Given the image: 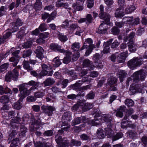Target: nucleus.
<instances>
[{"instance_id":"f257e3e1","label":"nucleus","mask_w":147,"mask_h":147,"mask_svg":"<svg viewBox=\"0 0 147 147\" xmlns=\"http://www.w3.org/2000/svg\"><path fill=\"white\" fill-rule=\"evenodd\" d=\"M144 63V61L142 57H134L129 61L127 63L128 67L132 70L136 69L140 67Z\"/></svg>"},{"instance_id":"f03ea898","label":"nucleus","mask_w":147,"mask_h":147,"mask_svg":"<svg viewBox=\"0 0 147 147\" xmlns=\"http://www.w3.org/2000/svg\"><path fill=\"white\" fill-rule=\"evenodd\" d=\"M147 75V72L146 71L141 69L134 73L132 76L133 81L137 82L140 80L143 81L144 80Z\"/></svg>"},{"instance_id":"7ed1b4c3","label":"nucleus","mask_w":147,"mask_h":147,"mask_svg":"<svg viewBox=\"0 0 147 147\" xmlns=\"http://www.w3.org/2000/svg\"><path fill=\"white\" fill-rule=\"evenodd\" d=\"M19 88L20 93L18 95L20 97L18 101L22 102L25 97L30 94L31 90L30 89L29 90L27 89L25 87V84L20 85Z\"/></svg>"},{"instance_id":"20e7f679","label":"nucleus","mask_w":147,"mask_h":147,"mask_svg":"<svg viewBox=\"0 0 147 147\" xmlns=\"http://www.w3.org/2000/svg\"><path fill=\"white\" fill-rule=\"evenodd\" d=\"M18 71L13 69L12 71H9L6 74L5 78V80L7 82H10L11 79L16 81L18 80Z\"/></svg>"},{"instance_id":"39448f33","label":"nucleus","mask_w":147,"mask_h":147,"mask_svg":"<svg viewBox=\"0 0 147 147\" xmlns=\"http://www.w3.org/2000/svg\"><path fill=\"white\" fill-rule=\"evenodd\" d=\"M55 138L56 142L59 145L58 147H66L69 146V142L67 138L63 139L61 136L58 134L55 136Z\"/></svg>"},{"instance_id":"423d86ee","label":"nucleus","mask_w":147,"mask_h":147,"mask_svg":"<svg viewBox=\"0 0 147 147\" xmlns=\"http://www.w3.org/2000/svg\"><path fill=\"white\" fill-rule=\"evenodd\" d=\"M41 108L43 112L49 116H51L55 110V107L51 106L43 105Z\"/></svg>"},{"instance_id":"0eeeda50","label":"nucleus","mask_w":147,"mask_h":147,"mask_svg":"<svg viewBox=\"0 0 147 147\" xmlns=\"http://www.w3.org/2000/svg\"><path fill=\"white\" fill-rule=\"evenodd\" d=\"M93 41L91 38L86 39L84 43L83 46L81 48L80 51H81L85 48L93 49L95 48L94 45L92 44Z\"/></svg>"},{"instance_id":"6e6552de","label":"nucleus","mask_w":147,"mask_h":147,"mask_svg":"<svg viewBox=\"0 0 147 147\" xmlns=\"http://www.w3.org/2000/svg\"><path fill=\"white\" fill-rule=\"evenodd\" d=\"M50 48L53 51H57L63 54L66 53V51L62 48L61 46L55 43H51L50 44Z\"/></svg>"},{"instance_id":"1a4fd4ad","label":"nucleus","mask_w":147,"mask_h":147,"mask_svg":"<svg viewBox=\"0 0 147 147\" xmlns=\"http://www.w3.org/2000/svg\"><path fill=\"white\" fill-rule=\"evenodd\" d=\"M101 119L106 123L107 127H112L113 118L111 115L109 114H104L101 117Z\"/></svg>"},{"instance_id":"9d476101","label":"nucleus","mask_w":147,"mask_h":147,"mask_svg":"<svg viewBox=\"0 0 147 147\" xmlns=\"http://www.w3.org/2000/svg\"><path fill=\"white\" fill-rule=\"evenodd\" d=\"M141 87V85L139 84L130 86L128 92L129 94L131 95H132L137 92H141L142 91Z\"/></svg>"},{"instance_id":"9b49d317","label":"nucleus","mask_w":147,"mask_h":147,"mask_svg":"<svg viewBox=\"0 0 147 147\" xmlns=\"http://www.w3.org/2000/svg\"><path fill=\"white\" fill-rule=\"evenodd\" d=\"M108 27L105 23H102L99 26L98 29L96 30V32L97 33L102 34H107V30Z\"/></svg>"},{"instance_id":"f8f14e48","label":"nucleus","mask_w":147,"mask_h":147,"mask_svg":"<svg viewBox=\"0 0 147 147\" xmlns=\"http://www.w3.org/2000/svg\"><path fill=\"white\" fill-rule=\"evenodd\" d=\"M101 117H95L93 120H88L87 123L88 125L92 126L99 125L101 124Z\"/></svg>"},{"instance_id":"ddd939ff","label":"nucleus","mask_w":147,"mask_h":147,"mask_svg":"<svg viewBox=\"0 0 147 147\" xmlns=\"http://www.w3.org/2000/svg\"><path fill=\"white\" fill-rule=\"evenodd\" d=\"M85 0H77L75 3L73 4L72 7L78 11H81L83 9V4Z\"/></svg>"},{"instance_id":"4468645a","label":"nucleus","mask_w":147,"mask_h":147,"mask_svg":"<svg viewBox=\"0 0 147 147\" xmlns=\"http://www.w3.org/2000/svg\"><path fill=\"white\" fill-rule=\"evenodd\" d=\"M80 48V43L78 42H75L72 44L71 48L74 52H77L76 54H74V56H76V57L75 58L76 60L78 58L80 57V53L77 52L79 50Z\"/></svg>"},{"instance_id":"2eb2a0df","label":"nucleus","mask_w":147,"mask_h":147,"mask_svg":"<svg viewBox=\"0 0 147 147\" xmlns=\"http://www.w3.org/2000/svg\"><path fill=\"white\" fill-rule=\"evenodd\" d=\"M44 50L43 48L40 46L37 47L36 50L34 52L36 54V57L42 60L44 58L43 52Z\"/></svg>"},{"instance_id":"dca6fc26","label":"nucleus","mask_w":147,"mask_h":147,"mask_svg":"<svg viewBox=\"0 0 147 147\" xmlns=\"http://www.w3.org/2000/svg\"><path fill=\"white\" fill-rule=\"evenodd\" d=\"M52 68V66L50 65H48L43 64L42 65V70L41 72V74L42 76L47 75L48 72H49L51 69Z\"/></svg>"},{"instance_id":"f3484780","label":"nucleus","mask_w":147,"mask_h":147,"mask_svg":"<svg viewBox=\"0 0 147 147\" xmlns=\"http://www.w3.org/2000/svg\"><path fill=\"white\" fill-rule=\"evenodd\" d=\"M127 44L129 50L131 53L134 52L136 50L137 46L133 41L129 40Z\"/></svg>"},{"instance_id":"a211bd4d","label":"nucleus","mask_w":147,"mask_h":147,"mask_svg":"<svg viewBox=\"0 0 147 147\" xmlns=\"http://www.w3.org/2000/svg\"><path fill=\"white\" fill-rule=\"evenodd\" d=\"M117 76L119 78L120 81L122 82L123 81V78L125 77L127 74V72L124 70H119L117 73Z\"/></svg>"},{"instance_id":"6ab92c4d","label":"nucleus","mask_w":147,"mask_h":147,"mask_svg":"<svg viewBox=\"0 0 147 147\" xmlns=\"http://www.w3.org/2000/svg\"><path fill=\"white\" fill-rule=\"evenodd\" d=\"M112 127L107 126L105 129V134L108 138L113 137L114 135L113 131L111 129Z\"/></svg>"},{"instance_id":"aec40b11","label":"nucleus","mask_w":147,"mask_h":147,"mask_svg":"<svg viewBox=\"0 0 147 147\" xmlns=\"http://www.w3.org/2000/svg\"><path fill=\"white\" fill-rule=\"evenodd\" d=\"M126 134L128 137L133 140L136 139L138 137L137 133L132 130L128 131L127 132Z\"/></svg>"},{"instance_id":"412c9836","label":"nucleus","mask_w":147,"mask_h":147,"mask_svg":"<svg viewBox=\"0 0 147 147\" xmlns=\"http://www.w3.org/2000/svg\"><path fill=\"white\" fill-rule=\"evenodd\" d=\"M55 82V81L53 78H49L46 79L43 83L45 86H48L53 85Z\"/></svg>"},{"instance_id":"4be33fe9","label":"nucleus","mask_w":147,"mask_h":147,"mask_svg":"<svg viewBox=\"0 0 147 147\" xmlns=\"http://www.w3.org/2000/svg\"><path fill=\"white\" fill-rule=\"evenodd\" d=\"M111 43L110 40H108L107 42L105 43L104 44V49L103 51V53H108L110 51V43Z\"/></svg>"},{"instance_id":"5701e85b","label":"nucleus","mask_w":147,"mask_h":147,"mask_svg":"<svg viewBox=\"0 0 147 147\" xmlns=\"http://www.w3.org/2000/svg\"><path fill=\"white\" fill-rule=\"evenodd\" d=\"M79 27L77 24L73 23L69 26L68 30L70 34H72L75 30L77 29Z\"/></svg>"},{"instance_id":"b1692460","label":"nucleus","mask_w":147,"mask_h":147,"mask_svg":"<svg viewBox=\"0 0 147 147\" xmlns=\"http://www.w3.org/2000/svg\"><path fill=\"white\" fill-rule=\"evenodd\" d=\"M126 110V107H121L118 109L116 115L117 116L122 117L123 116V112H124Z\"/></svg>"},{"instance_id":"393cba45","label":"nucleus","mask_w":147,"mask_h":147,"mask_svg":"<svg viewBox=\"0 0 147 147\" xmlns=\"http://www.w3.org/2000/svg\"><path fill=\"white\" fill-rule=\"evenodd\" d=\"M34 146L35 147H49L50 145L48 142H37L34 143Z\"/></svg>"},{"instance_id":"a878e982","label":"nucleus","mask_w":147,"mask_h":147,"mask_svg":"<svg viewBox=\"0 0 147 147\" xmlns=\"http://www.w3.org/2000/svg\"><path fill=\"white\" fill-rule=\"evenodd\" d=\"M84 104V103L82 100H80L77 101V104L74 105L72 108L75 111H77L80 108L82 109Z\"/></svg>"},{"instance_id":"bb28decb","label":"nucleus","mask_w":147,"mask_h":147,"mask_svg":"<svg viewBox=\"0 0 147 147\" xmlns=\"http://www.w3.org/2000/svg\"><path fill=\"white\" fill-rule=\"evenodd\" d=\"M124 53H125V56H123L122 54H121L119 56H118L117 58V61L118 63H123L125 62L126 57L128 56L127 51H126Z\"/></svg>"},{"instance_id":"cd10ccee","label":"nucleus","mask_w":147,"mask_h":147,"mask_svg":"<svg viewBox=\"0 0 147 147\" xmlns=\"http://www.w3.org/2000/svg\"><path fill=\"white\" fill-rule=\"evenodd\" d=\"M11 93V90L7 87H3L2 86H0V94H4Z\"/></svg>"},{"instance_id":"c85d7f7f","label":"nucleus","mask_w":147,"mask_h":147,"mask_svg":"<svg viewBox=\"0 0 147 147\" xmlns=\"http://www.w3.org/2000/svg\"><path fill=\"white\" fill-rule=\"evenodd\" d=\"M34 7L36 11L41 10L42 7L41 2L39 0H36L34 5Z\"/></svg>"},{"instance_id":"c756f323","label":"nucleus","mask_w":147,"mask_h":147,"mask_svg":"<svg viewBox=\"0 0 147 147\" xmlns=\"http://www.w3.org/2000/svg\"><path fill=\"white\" fill-rule=\"evenodd\" d=\"M66 53L67 54L66 57H65L63 59V63L67 64L70 62L71 58V53L69 52L67 53V52Z\"/></svg>"},{"instance_id":"7c9ffc66","label":"nucleus","mask_w":147,"mask_h":147,"mask_svg":"<svg viewBox=\"0 0 147 147\" xmlns=\"http://www.w3.org/2000/svg\"><path fill=\"white\" fill-rule=\"evenodd\" d=\"M97 136L100 139H102L105 138V135L104 133V130L101 128H99L96 132Z\"/></svg>"},{"instance_id":"2f4dec72","label":"nucleus","mask_w":147,"mask_h":147,"mask_svg":"<svg viewBox=\"0 0 147 147\" xmlns=\"http://www.w3.org/2000/svg\"><path fill=\"white\" fill-rule=\"evenodd\" d=\"M71 113L70 112H66L63 114L62 119L63 120H66L69 121L71 119Z\"/></svg>"},{"instance_id":"473e14b6","label":"nucleus","mask_w":147,"mask_h":147,"mask_svg":"<svg viewBox=\"0 0 147 147\" xmlns=\"http://www.w3.org/2000/svg\"><path fill=\"white\" fill-rule=\"evenodd\" d=\"M93 107L92 103H87L84 104L82 108V110L85 112L92 109Z\"/></svg>"},{"instance_id":"72a5a7b5","label":"nucleus","mask_w":147,"mask_h":147,"mask_svg":"<svg viewBox=\"0 0 147 147\" xmlns=\"http://www.w3.org/2000/svg\"><path fill=\"white\" fill-rule=\"evenodd\" d=\"M117 81V79L115 77L113 76H111L108 79L107 84L111 86L115 84Z\"/></svg>"},{"instance_id":"f704fd0d","label":"nucleus","mask_w":147,"mask_h":147,"mask_svg":"<svg viewBox=\"0 0 147 147\" xmlns=\"http://www.w3.org/2000/svg\"><path fill=\"white\" fill-rule=\"evenodd\" d=\"M134 111L133 109L132 108L129 109L127 111L125 115L124 119L125 120L128 119L126 121L129 122H131V121H129V116H130L133 113Z\"/></svg>"},{"instance_id":"c9c22d12","label":"nucleus","mask_w":147,"mask_h":147,"mask_svg":"<svg viewBox=\"0 0 147 147\" xmlns=\"http://www.w3.org/2000/svg\"><path fill=\"white\" fill-rule=\"evenodd\" d=\"M22 65L24 68L27 70L28 71H31L33 69L32 67L30 66L29 62L27 61H24Z\"/></svg>"},{"instance_id":"e433bc0d","label":"nucleus","mask_w":147,"mask_h":147,"mask_svg":"<svg viewBox=\"0 0 147 147\" xmlns=\"http://www.w3.org/2000/svg\"><path fill=\"white\" fill-rule=\"evenodd\" d=\"M124 15V13L120 7L117 9L115 13V16L116 17L121 18L123 17Z\"/></svg>"},{"instance_id":"4c0bfd02","label":"nucleus","mask_w":147,"mask_h":147,"mask_svg":"<svg viewBox=\"0 0 147 147\" xmlns=\"http://www.w3.org/2000/svg\"><path fill=\"white\" fill-rule=\"evenodd\" d=\"M136 9V7L134 5H128L125 9V12L126 13L129 14L133 11Z\"/></svg>"},{"instance_id":"58836bf2","label":"nucleus","mask_w":147,"mask_h":147,"mask_svg":"<svg viewBox=\"0 0 147 147\" xmlns=\"http://www.w3.org/2000/svg\"><path fill=\"white\" fill-rule=\"evenodd\" d=\"M27 85L30 86H33L30 88V90H33L36 89L38 86V84L37 82H36L33 80H31L29 81Z\"/></svg>"},{"instance_id":"ea45409f","label":"nucleus","mask_w":147,"mask_h":147,"mask_svg":"<svg viewBox=\"0 0 147 147\" xmlns=\"http://www.w3.org/2000/svg\"><path fill=\"white\" fill-rule=\"evenodd\" d=\"M26 28L24 27H22L18 33L17 37L18 38H21L25 35V30Z\"/></svg>"},{"instance_id":"a19ab883","label":"nucleus","mask_w":147,"mask_h":147,"mask_svg":"<svg viewBox=\"0 0 147 147\" xmlns=\"http://www.w3.org/2000/svg\"><path fill=\"white\" fill-rule=\"evenodd\" d=\"M84 117H81L75 118L72 122V125H75L80 123L81 122L82 119H84Z\"/></svg>"},{"instance_id":"79ce46f5","label":"nucleus","mask_w":147,"mask_h":147,"mask_svg":"<svg viewBox=\"0 0 147 147\" xmlns=\"http://www.w3.org/2000/svg\"><path fill=\"white\" fill-rule=\"evenodd\" d=\"M81 142L80 141L72 139L70 141V145L71 146H79L81 145Z\"/></svg>"},{"instance_id":"37998d69","label":"nucleus","mask_w":147,"mask_h":147,"mask_svg":"<svg viewBox=\"0 0 147 147\" xmlns=\"http://www.w3.org/2000/svg\"><path fill=\"white\" fill-rule=\"evenodd\" d=\"M20 134L23 136H25L26 135V134L28 132L27 128L24 125H22L20 126Z\"/></svg>"},{"instance_id":"c03bdc74","label":"nucleus","mask_w":147,"mask_h":147,"mask_svg":"<svg viewBox=\"0 0 147 147\" xmlns=\"http://www.w3.org/2000/svg\"><path fill=\"white\" fill-rule=\"evenodd\" d=\"M61 64L60 59L58 57L54 58L53 61V64L55 67H59Z\"/></svg>"},{"instance_id":"a18cd8bd","label":"nucleus","mask_w":147,"mask_h":147,"mask_svg":"<svg viewBox=\"0 0 147 147\" xmlns=\"http://www.w3.org/2000/svg\"><path fill=\"white\" fill-rule=\"evenodd\" d=\"M123 134L121 132H119L117 133L116 135H114L112 138V140L113 141L117 140L122 138Z\"/></svg>"},{"instance_id":"49530a36","label":"nucleus","mask_w":147,"mask_h":147,"mask_svg":"<svg viewBox=\"0 0 147 147\" xmlns=\"http://www.w3.org/2000/svg\"><path fill=\"white\" fill-rule=\"evenodd\" d=\"M83 66L86 67L92 68V65L91 62L88 59H86L84 60L83 63Z\"/></svg>"},{"instance_id":"de8ad7c7","label":"nucleus","mask_w":147,"mask_h":147,"mask_svg":"<svg viewBox=\"0 0 147 147\" xmlns=\"http://www.w3.org/2000/svg\"><path fill=\"white\" fill-rule=\"evenodd\" d=\"M32 53V51L30 49L24 51L23 52V57L25 58L30 56Z\"/></svg>"},{"instance_id":"09e8293b","label":"nucleus","mask_w":147,"mask_h":147,"mask_svg":"<svg viewBox=\"0 0 147 147\" xmlns=\"http://www.w3.org/2000/svg\"><path fill=\"white\" fill-rule=\"evenodd\" d=\"M133 17H124L122 19L123 22L124 23H130L132 22L133 21Z\"/></svg>"},{"instance_id":"8fccbe9b","label":"nucleus","mask_w":147,"mask_h":147,"mask_svg":"<svg viewBox=\"0 0 147 147\" xmlns=\"http://www.w3.org/2000/svg\"><path fill=\"white\" fill-rule=\"evenodd\" d=\"M113 39L111 38L109 40H110L111 41V43H110L111 45V47L112 48H117L119 45V43L118 41L117 40H115L113 42Z\"/></svg>"},{"instance_id":"3c124183","label":"nucleus","mask_w":147,"mask_h":147,"mask_svg":"<svg viewBox=\"0 0 147 147\" xmlns=\"http://www.w3.org/2000/svg\"><path fill=\"white\" fill-rule=\"evenodd\" d=\"M10 27L12 32L17 31L19 29V27L17 26L14 22H12L11 24Z\"/></svg>"},{"instance_id":"603ef678","label":"nucleus","mask_w":147,"mask_h":147,"mask_svg":"<svg viewBox=\"0 0 147 147\" xmlns=\"http://www.w3.org/2000/svg\"><path fill=\"white\" fill-rule=\"evenodd\" d=\"M19 139L18 138H16L13 139L10 145V147H16L19 144Z\"/></svg>"},{"instance_id":"864d4df0","label":"nucleus","mask_w":147,"mask_h":147,"mask_svg":"<svg viewBox=\"0 0 147 147\" xmlns=\"http://www.w3.org/2000/svg\"><path fill=\"white\" fill-rule=\"evenodd\" d=\"M9 100V98L7 95L2 96L0 98V102L3 104L8 103Z\"/></svg>"},{"instance_id":"5fc2aeb1","label":"nucleus","mask_w":147,"mask_h":147,"mask_svg":"<svg viewBox=\"0 0 147 147\" xmlns=\"http://www.w3.org/2000/svg\"><path fill=\"white\" fill-rule=\"evenodd\" d=\"M58 38L59 40L61 42H65L67 40V38L65 35H64L62 34L59 33L58 34Z\"/></svg>"},{"instance_id":"6e6d98bb","label":"nucleus","mask_w":147,"mask_h":147,"mask_svg":"<svg viewBox=\"0 0 147 147\" xmlns=\"http://www.w3.org/2000/svg\"><path fill=\"white\" fill-rule=\"evenodd\" d=\"M53 132L52 130H47L45 131L43 133L44 136L46 137H50L52 136L53 135Z\"/></svg>"},{"instance_id":"4d7b16f0","label":"nucleus","mask_w":147,"mask_h":147,"mask_svg":"<svg viewBox=\"0 0 147 147\" xmlns=\"http://www.w3.org/2000/svg\"><path fill=\"white\" fill-rule=\"evenodd\" d=\"M110 16L107 13L105 14V16L102 19L105 20V23L107 25L110 24Z\"/></svg>"},{"instance_id":"13d9d810","label":"nucleus","mask_w":147,"mask_h":147,"mask_svg":"<svg viewBox=\"0 0 147 147\" xmlns=\"http://www.w3.org/2000/svg\"><path fill=\"white\" fill-rule=\"evenodd\" d=\"M135 35V33L134 32H132L127 37V38L124 40V42H126L127 40H131L133 41V38Z\"/></svg>"},{"instance_id":"bf43d9fd","label":"nucleus","mask_w":147,"mask_h":147,"mask_svg":"<svg viewBox=\"0 0 147 147\" xmlns=\"http://www.w3.org/2000/svg\"><path fill=\"white\" fill-rule=\"evenodd\" d=\"M32 42L31 41H28L24 42L22 45L23 48L26 49L31 47L32 45Z\"/></svg>"},{"instance_id":"052dcab7","label":"nucleus","mask_w":147,"mask_h":147,"mask_svg":"<svg viewBox=\"0 0 147 147\" xmlns=\"http://www.w3.org/2000/svg\"><path fill=\"white\" fill-rule=\"evenodd\" d=\"M9 60L10 61L13 63L12 64L13 66H16L18 62V59L13 57L10 58Z\"/></svg>"},{"instance_id":"680f3d73","label":"nucleus","mask_w":147,"mask_h":147,"mask_svg":"<svg viewBox=\"0 0 147 147\" xmlns=\"http://www.w3.org/2000/svg\"><path fill=\"white\" fill-rule=\"evenodd\" d=\"M126 105L128 107H132L134 105V102L131 99H127L126 100L125 102Z\"/></svg>"},{"instance_id":"e2e57ef3","label":"nucleus","mask_w":147,"mask_h":147,"mask_svg":"<svg viewBox=\"0 0 147 147\" xmlns=\"http://www.w3.org/2000/svg\"><path fill=\"white\" fill-rule=\"evenodd\" d=\"M85 19H86V21H87L89 24L92 23L93 20L92 15L90 14H87Z\"/></svg>"},{"instance_id":"0e129e2a","label":"nucleus","mask_w":147,"mask_h":147,"mask_svg":"<svg viewBox=\"0 0 147 147\" xmlns=\"http://www.w3.org/2000/svg\"><path fill=\"white\" fill-rule=\"evenodd\" d=\"M8 64L6 63H4L0 66V73L6 70L8 68Z\"/></svg>"},{"instance_id":"69168bd1","label":"nucleus","mask_w":147,"mask_h":147,"mask_svg":"<svg viewBox=\"0 0 147 147\" xmlns=\"http://www.w3.org/2000/svg\"><path fill=\"white\" fill-rule=\"evenodd\" d=\"M7 9L6 7L4 6L1 7L0 8V17L6 14Z\"/></svg>"},{"instance_id":"338daca9","label":"nucleus","mask_w":147,"mask_h":147,"mask_svg":"<svg viewBox=\"0 0 147 147\" xmlns=\"http://www.w3.org/2000/svg\"><path fill=\"white\" fill-rule=\"evenodd\" d=\"M47 24L45 23H43L40 24L38 28L41 31H44L47 30Z\"/></svg>"},{"instance_id":"774afa93","label":"nucleus","mask_w":147,"mask_h":147,"mask_svg":"<svg viewBox=\"0 0 147 147\" xmlns=\"http://www.w3.org/2000/svg\"><path fill=\"white\" fill-rule=\"evenodd\" d=\"M95 95V93L93 91H91L87 94L86 97L87 99H92L94 98Z\"/></svg>"}]
</instances>
